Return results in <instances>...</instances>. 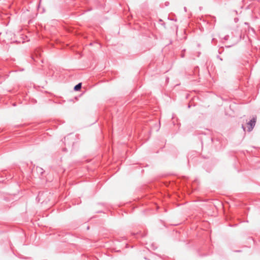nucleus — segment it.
<instances>
[{"instance_id": "nucleus-2", "label": "nucleus", "mask_w": 260, "mask_h": 260, "mask_svg": "<svg viewBox=\"0 0 260 260\" xmlns=\"http://www.w3.org/2000/svg\"><path fill=\"white\" fill-rule=\"evenodd\" d=\"M186 51L185 49H183L181 51V53H180V57H182V58H184L185 57H187L188 58H189V59H191V58H193V57H192L191 56H190L189 55H186Z\"/></svg>"}, {"instance_id": "nucleus-6", "label": "nucleus", "mask_w": 260, "mask_h": 260, "mask_svg": "<svg viewBox=\"0 0 260 260\" xmlns=\"http://www.w3.org/2000/svg\"><path fill=\"white\" fill-rule=\"evenodd\" d=\"M168 80H169V78H167L166 79V80H167V81H168Z\"/></svg>"}, {"instance_id": "nucleus-8", "label": "nucleus", "mask_w": 260, "mask_h": 260, "mask_svg": "<svg viewBox=\"0 0 260 260\" xmlns=\"http://www.w3.org/2000/svg\"><path fill=\"white\" fill-rule=\"evenodd\" d=\"M198 47H200V44H198Z\"/></svg>"}, {"instance_id": "nucleus-7", "label": "nucleus", "mask_w": 260, "mask_h": 260, "mask_svg": "<svg viewBox=\"0 0 260 260\" xmlns=\"http://www.w3.org/2000/svg\"><path fill=\"white\" fill-rule=\"evenodd\" d=\"M20 71H23V69H20Z\"/></svg>"}, {"instance_id": "nucleus-5", "label": "nucleus", "mask_w": 260, "mask_h": 260, "mask_svg": "<svg viewBox=\"0 0 260 260\" xmlns=\"http://www.w3.org/2000/svg\"><path fill=\"white\" fill-rule=\"evenodd\" d=\"M242 128H243L244 131H245L246 128L243 125H242Z\"/></svg>"}, {"instance_id": "nucleus-3", "label": "nucleus", "mask_w": 260, "mask_h": 260, "mask_svg": "<svg viewBox=\"0 0 260 260\" xmlns=\"http://www.w3.org/2000/svg\"><path fill=\"white\" fill-rule=\"evenodd\" d=\"M82 87V83H79L76 85L74 87V90L75 91H79Z\"/></svg>"}, {"instance_id": "nucleus-1", "label": "nucleus", "mask_w": 260, "mask_h": 260, "mask_svg": "<svg viewBox=\"0 0 260 260\" xmlns=\"http://www.w3.org/2000/svg\"><path fill=\"white\" fill-rule=\"evenodd\" d=\"M256 121V116H254L253 118L247 123V125H248V131L249 132L252 131L254 127L255 126V123Z\"/></svg>"}, {"instance_id": "nucleus-4", "label": "nucleus", "mask_w": 260, "mask_h": 260, "mask_svg": "<svg viewBox=\"0 0 260 260\" xmlns=\"http://www.w3.org/2000/svg\"><path fill=\"white\" fill-rule=\"evenodd\" d=\"M37 171L39 172L41 175H42L44 173L43 169L41 168H37Z\"/></svg>"}]
</instances>
